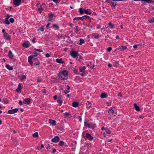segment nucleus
Segmentation results:
<instances>
[{"label": "nucleus", "instance_id": "nucleus-1", "mask_svg": "<svg viewBox=\"0 0 154 154\" xmlns=\"http://www.w3.org/2000/svg\"><path fill=\"white\" fill-rule=\"evenodd\" d=\"M68 72L66 70L60 72L58 74V75L61 79L64 80L67 79Z\"/></svg>", "mask_w": 154, "mask_h": 154}, {"label": "nucleus", "instance_id": "nucleus-2", "mask_svg": "<svg viewBox=\"0 0 154 154\" xmlns=\"http://www.w3.org/2000/svg\"><path fill=\"white\" fill-rule=\"evenodd\" d=\"M108 112L111 115L115 116L116 114L117 111L116 108L114 107H111L108 111Z\"/></svg>", "mask_w": 154, "mask_h": 154}, {"label": "nucleus", "instance_id": "nucleus-3", "mask_svg": "<svg viewBox=\"0 0 154 154\" xmlns=\"http://www.w3.org/2000/svg\"><path fill=\"white\" fill-rule=\"evenodd\" d=\"M70 54L72 57L74 58H78L79 57L80 59H81V56L79 55L78 53L76 51H72V52H71L70 53Z\"/></svg>", "mask_w": 154, "mask_h": 154}, {"label": "nucleus", "instance_id": "nucleus-4", "mask_svg": "<svg viewBox=\"0 0 154 154\" xmlns=\"http://www.w3.org/2000/svg\"><path fill=\"white\" fill-rule=\"evenodd\" d=\"M18 109H19L18 108H15L9 110L8 112L9 114H13L16 112L18 110Z\"/></svg>", "mask_w": 154, "mask_h": 154}, {"label": "nucleus", "instance_id": "nucleus-5", "mask_svg": "<svg viewBox=\"0 0 154 154\" xmlns=\"http://www.w3.org/2000/svg\"><path fill=\"white\" fill-rule=\"evenodd\" d=\"M60 140V138L58 136H55L54 138L51 139V141L54 143H57Z\"/></svg>", "mask_w": 154, "mask_h": 154}, {"label": "nucleus", "instance_id": "nucleus-6", "mask_svg": "<svg viewBox=\"0 0 154 154\" xmlns=\"http://www.w3.org/2000/svg\"><path fill=\"white\" fill-rule=\"evenodd\" d=\"M21 0H13V2L14 5L16 6H18L21 2Z\"/></svg>", "mask_w": 154, "mask_h": 154}, {"label": "nucleus", "instance_id": "nucleus-7", "mask_svg": "<svg viewBox=\"0 0 154 154\" xmlns=\"http://www.w3.org/2000/svg\"><path fill=\"white\" fill-rule=\"evenodd\" d=\"M4 35L5 38L8 40H10L11 39L10 36L7 33H4Z\"/></svg>", "mask_w": 154, "mask_h": 154}, {"label": "nucleus", "instance_id": "nucleus-8", "mask_svg": "<svg viewBox=\"0 0 154 154\" xmlns=\"http://www.w3.org/2000/svg\"><path fill=\"white\" fill-rule=\"evenodd\" d=\"M86 137L90 140H92L93 139V137H92L91 134L88 133H87L86 136Z\"/></svg>", "mask_w": 154, "mask_h": 154}, {"label": "nucleus", "instance_id": "nucleus-9", "mask_svg": "<svg viewBox=\"0 0 154 154\" xmlns=\"http://www.w3.org/2000/svg\"><path fill=\"white\" fill-rule=\"evenodd\" d=\"M33 57V56H30L28 57V61L30 64L31 65H32L33 64V62L32 61V60Z\"/></svg>", "mask_w": 154, "mask_h": 154}, {"label": "nucleus", "instance_id": "nucleus-10", "mask_svg": "<svg viewBox=\"0 0 154 154\" xmlns=\"http://www.w3.org/2000/svg\"><path fill=\"white\" fill-rule=\"evenodd\" d=\"M127 48V47L126 46H119L118 48V49L120 51H123L125 49H126Z\"/></svg>", "mask_w": 154, "mask_h": 154}, {"label": "nucleus", "instance_id": "nucleus-11", "mask_svg": "<svg viewBox=\"0 0 154 154\" xmlns=\"http://www.w3.org/2000/svg\"><path fill=\"white\" fill-rule=\"evenodd\" d=\"M30 99L28 98H26L24 100L23 103L24 104H29L30 103Z\"/></svg>", "mask_w": 154, "mask_h": 154}, {"label": "nucleus", "instance_id": "nucleus-12", "mask_svg": "<svg viewBox=\"0 0 154 154\" xmlns=\"http://www.w3.org/2000/svg\"><path fill=\"white\" fill-rule=\"evenodd\" d=\"M56 61L57 63H64V61L62 58L57 59H56Z\"/></svg>", "mask_w": 154, "mask_h": 154}, {"label": "nucleus", "instance_id": "nucleus-13", "mask_svg": "<svg viewBox=\"0 0 154 154\" xmlns=\"http://www.w3.org/2000/svg\"><path fill=\"white\" fill-rule=\"evenodd\" d=\"M49 123L51 124L53 126L56 125V122L54 120H51V119H49Z\"/></svg>", "mask_w": 154, "mask_h": 154}, {"label": "nucleus", "instance_id": "nucleus-14", "mask_svg": "<svg viewBox=\"0 0 154 154\" xmlns=\"http://www.w3.org/2000/svg\"><path fill=\"white\" fill-rule=\"evenodd\" d=\"M85 69V66H81L79 67V71L80 72L85 73V72L84 71Z\"/></svg>", "mask_w": 154, "mask_h": 154}, {"label": "nucleus", "instance_id": "nucleus-15", "mask_svg": "<svg viewBox=\"0 0 154 154\" xmlns=\"http://www.w3.org/2000/svg\"><path fill=\"white\" fill-rule=\"evenodd\" d=\"M30 45V43L28 42H26L23 43V45L25 48H28Z\"/></svg>", "mask_w": 154, "mask_h": 154}, {"label": "nucleus", "instance_id": "nucleus-16", "mask_svg": "<svg viewBox=\"0 0 154 154\" xmlns=\"http://www.w3.org/2000/svg\"><path fill=\"white\" fill-rule=\"evenodd\" d=\"M134 108L137 111H139L140 110V109L139 107L137 105L136 103H134Z\"/></svg>", "mask_w": 154, "mask_h": 154}, {"label": "nucleus", "instance_id": "nucleus-17", "mask_svg": "<svg viewBox=\"0 0 154 154\" xmlns=\"http://www.w3.org/2000/svg\"><path fill=\"white\" fill-rule=\"evenodd\" d=\"M45 5L42 4L40 6V7L38 9V10L39 11V12L40 14L41 13L42 11L43 10L42 6H43Z\"/></svg>", "mask_w": 154, "mask_h": 154}, {"label": "nucleus", "instance_id": "nucleus-18", "mask_svg": "<svg viewBox=\"0 0 154 154\" xmlns=\"http://www.w3.org/2000/svg\"><path fill=\"white\" fill-rule=\"evenodd\" d=\"M84 19V17H75L74 19V20H82Z\"/></svg>", "mask_w": 154, "mask_h": 154}, {"label": "nucleus", "instance_id": "nucleus-19", "mask_svg": "<svg viewBox=\"0 0 154 154\" xmlns=\"http://www.w3.org/2000/svg\"><path fill=\"white\" fill-rule=\"evenodd\" d=\"M8 17H6L4 21V23L6 24H9L10 23L8 21Z\"/></svg>", "mask_w": 154, "mask_h": 154}, {"label": "nucleus", "instance_id": "nucleus-20", "mask_svg": "<svg viewBox=\"0 0 154 154\" xmlns=\"http://www.w3.org/2000/svg\"><path fill=\"white\" fill-rule=\"evenodd\" d=\"M100 97L101 98H106L107 97V94L105 93H102L100 95Z\"/></svg>", "mask_w": 154, "mask_h": 154}, {"label": "nucleus", "instance_id": "nucleus-21", "mask_svg": "<svg viewBox=\"0 0 154 154\" xmlns=\"http://www.w3.org/2000/svg\"><path fill=\"white\" fill-rule=\"evenodd\" d=\"M8 56L9 58L11 59H12L13 57V54H12V52L11 51H10L9 52Z\"/></svg>", "mask_w": 154, "mask_h": 154}, {"label": "nucleus", "instance_id": "nucleus-22", "mask_svg": "<svg viewBox=\"0 0 154 154\" xmlns=\"http://www.w3.org/2000/svg\"><path fill=\"white\" fill-rule=\"evenodd\" d=\"M85 13L86 14H91V12H90V10L88 9H85Z\"/></svg>", "mask_w": 154, "mask_h": 154}, {"label": "nucleus", "instance_id": "nucleus-23", "mask_svg": "<svg viewBox=\"0 0 154 154\" xmlns=\"http://www.w3.org/2000/svg\"><path fill=\"white\" fill-rule=\"evenodd\" d=\"M92 36L95 38H97L99 37V35L98 34L94 33L92 35Z\"/></svg>", "mask_w": 154, "mask_h": 154}, {"label": "nucleus", "instance_id": "nucleus-24", "mask_svg": "<svg viewBox=\"0 0 154 154\" xmlns=\"http://www.w3.org/2000/svg\"><path fill=\"white\" fill-rule=\"evenodd\" d=\"M92 104L89 101H88L86 103V106L87 108H89L91 106Z\"/></svg>", "mask_w": 154, "mask_h": 154}, {"label": "nucleus", "instance_id": "nucleus-25", "mask_svg": "<svg viewBox=\"0 0 154 154\" xmlns=\"http://www.w3.org/2000/svg\"><path fill=\"white\" fill-rule=\"evenodd\" d=\"M6 67L9 70H12L13 69V68L11 66L8 64H7L6 65Z\"/></svg>", "mask_w": 154, "mask_h": 154}, {"label": "nucleus", "instance_id": "nucleus-26", "mask_svg": "<svg viewBox=\"0 0 154 154\" xmlns=\"http://www.w3.org/2000/svg\"><path fill=\"white\" fill-rule=\"evenodd\" d=\"M64 144H65V143L63 141H60V142H59V145L60 146H65V145Z\"/></svg>", "mask_w": 154, "mask_h": 154}, {"label": "nucleus", "instance_id": "nucleus-27", "mask_svg": "<svg viewBox=\"0 0 154 154\" xmlns=\"http://www.w3.org/2000/svg\"><path fill=\"white\" fill-rule=\"evenodd\" d=\"M78 103L77 102H74L72 103V106L74 107H76L78 106Z\"/></svg>", "mask_w": 154, "mask_h": 154}, {"label": "nucleus", "instance_id": "nucleus-28", "mask_svg": "<svg viewBox=\"0 0 154 154\" xmlns=\"http://www.w3.org/2000/svg\"><path fill=\"white\" fill-rule=\"evenodd\" d=\"M84 124L85 126L88 127L89 128H90L91 127L90 124L87 122H84Z\"/></svg>", "mask_w": 154, "mask_h": 154}, {"label": "nucleus", "instance_id": "nucleus-29", "mask_svg": "<svg viewBox=\"0 0 154 154\" xmlns=\"http://www.w3.org/2000/svg\"><path fill=\"white\" fill-rule=\"evenodd\" d=\"M68 117L69 118L71 117V115L68 112H66L65 113V117Z\"/></svg>", "mask_w": 154, "mask_h": 154}, {"label": "nucleus", "instance_id": "nucleus-30", "mask_svg": "<svg viewBox=\"0 0 154 154\" xmlns=\"http://www.w3.org/2000/svg\"><path fill=\"white\" fill-rule=\"evenodd\" d=\"M53 27L55 30H57L59 29V27L58 26L57 24H54L53 26Z\"/></svg>", "mask_w": 154, "mask_h": 154}, {"label": "nucleus", "instance_id": "nucleus-31", "mask_svg": "<svg viewBox=\"0 0 154 154\" xmlns=\"http://www.w3.org/2000/svg\"><path fill=\"white\" fill-rule=\"evenodd\" d=\"M34 137H38V134L37 132L34 133L32 135Z\"/></svg>", "mask_w": 154, "mask_h": 154}, {"label": "nucleus", "instance_id": "nucleus-32", "mask_svg": "<svg viewBox=\"0 0 154 154\" xmlns=\"http://www.w3.org/2000/svg\"><path fill=\"white\" fill-rule=\"evenodd\" d=\"M85 42V41L84 40L82 39H80L79 40V44L80 45H82V44L84 43Z\"/></svg>", "mask_w": 154, "mask_h": 154}, {"label": "nucleus", "instance_id": "nucleus-33", "mask_svg": "<svg viewBox=\"0 0 154 154\" xmlns=\"http://www.w3.org/2000/svg\"><path fill=\"white\" fill-rule=\"evenodd\" d=\"M111 4H112L111 7L112 8H114L116 5V3L113 2H111Z\"/></svg>", "mask_w": 154, "mask_h": 154}, {"label": "nucleus", "instance_id": "nucleus-34", "mask_svg": "<svg viewBox=\"0 0 154 154\" xmlns=\"http://www.w3.org/2000/svg\"><path fill=\"white\" fill-rule=\"evenodd\" d=\"M148 21L150 23H154V18L153 17L148 20Z\"/></svg>", "mask_w": 154, "mask_h": 154}, {"label": "nucleus", "instance_id": "nucleus-35", "mask_svg": "<svg viewBox=\"0 0 154 154\" xmlns=\"http://www.w3.org/2000/svg\"><path fill=\"white\" fill-rule=\"evenodd\" d=\"M105 131L107 133L111 134V131L107 128H106V129H105Z\"/></svg>", "mask_w": 154, "mask_h": 154}, {"label": "nucleus", "instance_id": "nucleus-36", "mask_svg": "<svg viewBox=\"0 0 154 154\" xmlns=\"http://www.w3.org/2000/svg\"><path fill=\"white\" fill-rule=\"evenodd\" d=\"M142 1H144L148 3H151L152 2V0H141Z\"/></svg>", "mask_w": 154, "mask_h": 154}, {"label": "nucleus", "instance_id": "nucleus-37", "mask_svg": "<svg viewBox=\"0 0 154 154\" xmlns=\"http://www.w3.org/2000/svg\"><path fill=\"white\" fill-rule=\"evenodd\" d=\"M141 45V44H137L136 45H134L133 46V47L134 48L136 49L138 48V47L140 45Z\"/></svg>", "mask_w": 154, "mask_h": 154}, {"label": "nucleus", "instance_id": "nucleus-38", "mask_svg": "<svg viewBox=\"0 0 154 154\" xmlns=\"http://www.w3.org/2000/svg\"><path fill=\"white\" fill-rule=\"evenodd\" d=\"M57 102L60 103V104H62L63 103L62 100L60 99H58V100H57Z\"/></svg>", "mask_w": 154, "mask_h": 154}, {"label": "nucleus", "instance_id": "nucleus-39", "mask_svg": "<svg viewBox=\"0 0 154 154\" xmlns=\"http://www.w3.org/2000/svg\"><path fill=\"white\" fill-rule=\"evenodd\" d=\"M79 11L81 14H82L84 13L82 9V8H79Z\"/></svg>", "mask_w": 154, "mask_h": 154}, {"label": "nucleus", "instance_id": "nucleus-40", "mask_svg": "<svg viewBox=\"0 0 154 154\" xmlns=\"http://www.w3.org/2000/svg\"><path fill=\"white\" fill-rule=\"evenodd\" d=\"M21 88L20 87H18L16 89V91L17 92H19L21 90Z\"/></svg>", "mask_w": 154, "mask_h": 154}, {"label": "nucleus", "instance_id": "nucleus-41", "mask_svg": "<svg viewBox=\"0 0 154 154\" xmlns=\"http://www.w3.org/2000/svg\"><path fill=\"white\" fill-rule=\"evenodd\" d=\"M108 25L110 26V27L111 29H112L113 28V26L111 23H108Z\"/></svg>", "mask_w": 154, "mask_h": 154}, {"label": "nucleus", "instance_id": "nucleus-42", "mask_svg": "<svg viewBox=\"0 0 154 154\" xmlns=\"http://www.w3.org/2000/svg\"><path fill=\"white\" fill-rule=\"evenodd\" d=\"M34 50H35L36 51L39 52H42L43 51V50L41 49H37L36 48H34Z\"/></svg>", "mask_w": 154, "mask_h": 154}, {"label": "nucleus", "instance_id": "nucleus-43", "mask_svg": "<svg viewBox=\"0 0 154 154\" xmlns=\"http://www.w3.org/2000/svg\"><path fill=\"white\" fill-rule=\"evenodd\" d=\"M112 49V48L111 47H109L107 49V51L108 52H110Z\"/></svg>", "mask_w": 154, "mask_h": 154}, {"label": "nucleus", "instance_id": "nucleus-44", "mask_svg": "<svg viewBox=\"0 0 154 154\" xmlns=\"http://www.w3.org/2000/svg\"><path fill=\"white\" fill-rule=\"evenodd\" d=\"M26 78V76L25 75H23L22 78H21L20 79L21 80H23L24 79H25Z\"/></svg>", "mask_w": 154, "mask_h": 154}, {"label": "nucleus", "instance_id": "nucleus-45", "mask_svg": "<svg viewBox=\"0 0 154 154\" xmlns=\"http://www.w3.org/2000/svg\"><path fill=\"white\" fill-rule=\"evenodd\" d=\"M9 21L11 23H13L14 21V20L13 18H11L10 19Z\"/></svg>", "mask_w": 154, "mask_h": 154}, {"label": "nucleus", "instance_id": "nucleus-46", "mask_svg": "<svg viewBox=\"0 0 154 154\" xmlns=\"http://www.w3.org/2000/svg\"><path fill=\"white\" fill-rule=\"evenodd\" d=\"M75 32L76 33H77L79 31V30H78V26H76V28H75Z\"/></svg>", "mask_w": 154, "mask_h": 154}, {"label": "nucleus", "instance_id": "nucleus-47", "mask_svg": "<svg viewBox=\"0 0 154 154\" xmlns=\"http://www.w3.org/2000/svg\"><path fill=\"white\" fill-rule=\"evenodd\" d=\"M37 82H39L42 81V79L41 78H38L37 79Z\"/></svg>", "mask_w": 154, "mask_h": 154}, {"label": "nucleus", "instance_id": "nucleus-48", "mask_svg": "<svg viewBox=\"0 0 154 154\" xmlns=\"http://www.w3.org/2000/svg\"><path fill=\"white\" fill-rule=\"evenodd\" d=\"M53 15L52 14H49V17L50 18H51L53 17Z\"/></svg>", "mask_w": 154, "mask_h": 154}, {"label": "nucleus", "instance_id": "nucleus-49", "mask_svg": "<svg viewBox=\"0 0 154 154\" xmlns=\"http://www.w3.org/2000/svg\"><path fill=\"white\" fill-rule=\"evenodd\" d=\"M34 54H35V55L34 56H33V57H36V56H37L38 54H37V53L36 52H34Z\"/></svg>", "mask_w": 154, "mask_h": 154}, {"label": "nucleus", "instance_id": "nucleus-50", "mask_svg": "<svg viewBox=\"0 0 154 154\" xmlns=\"http://www.w3.org/2000/svg\"><path fill=\"white\" fill-rule=\"evenodd\" d=\"M112 140V139H111V140H109V141H106L105 142V145H106V144L108 143V142H110V141H111Z\"/></svg>", "mask_w": 154, "mask_h": 154}, {"label": "nucleus", "instance_id": "nucleus-51", "mask_svg": "<svg viewBox=\"0 0 154 154\" xmlns=\"http://www.w3.org/2000/svg\"><path fill=\"white\" fill-rule=\"evenodd\" d=\"M19 104L20 105H23L22 102L21 100H19Z\"/></svg>", "mask_w": 154, "mask_h": 154}, {"label": "nucleus", "instance_id": "nucleus-52", "mask_svg": "<svg viewBox=\"0 0 154 154\" xmlns=\"http://www.w3.org/2000/svg\"><path fill=\"white\" fill-rule=\"evenodd\" d=\"M83 17H84V19L85 18L87 19V18H89V16H87V15L84 16H83Z\"/></svg>", "mask_w": 154, "mask_h": 154}, {"label": "nucleus", "instance_id": "nucleus-53", "mask_svg": "<svg viewBox=\"0 0 154 154\" xmlns=\"http://www.w3.org/2000/svg\"><path fill=\"white\" fill-rule=\"evenodd\" d=\"M45 56L46 57H49L50 56V55L49 54L47 53L46 54Z\"/></svg>", "mask_w": 154, "mask_h": 154}, {"label": "nucleus", "instance_id": "nucleus-54", "mask_svg": "<svg viewBox=\"0 0 154 154\" xmlns=\"http://www.w3.org/2000/svg\"><path fill=\"white\" fill-rule=\"evenodd\" d=\"M69 90H66V91H64V93L65 94H66L67 93H69Z\"/></svg>", "mask_w": 154, "mask_h": 154}, {"label": "nucleus", "instance_id": "nucleus-55", "mask_svg": "<svg viewBox=\"0 0 154 154\" xmlns=\"http://www.w3.org/2000/svg\"><path fill=\"white\" fill-rule=\"evenodd\" d=\"M56 151L55 149H54L53 150V151H52V153H55L56 152Z\"/></svg>", "mask_w": 154, "mask_h": 154}, {"label": "nucleus", "instance_id": "nucleus-56", "mask_svg": "<svg viewBox=\"0 0 154 154\" xmlns=\"http://www.w3.org/2000/svg\"><path fill=\"white\" fill-rule=\"evenodd\" d=\"M58 38H61L62 35L60 33H58Z\"/></svg>", "mask_w": 154, "mask_h": 154}, {"label": "nucleus", "instance_id": "nucleus-57", "mask_svg": "<svg viewBox=\"0 0 154 154\" xmlns=\"http://www.w3.org/2000/svg\"><path fill=\"white\" fill-rule=\"evenodd\" d=\"M39 30L42 31H44V28L42 27Z\"/></svg>", "mask_w": 154, "mask_h": 154}, {"label": "nucleus", "instance_id": "nucleus-58", "mask_svg": "<svg viewBox=\"0 0 154 154\" xmlns=\"http://www.w3.org/2000/svg\"><path fill=\"white\" fill-rule=\"evenodd\" d=\"M57 95H55L54 97V100L57 99Z\"/></svg>", "mask_w": 154, "mask_h": 154}, {"label": "nucleus", "instance_id": "nucleus-59", "mask_svg": "<svg viewBox=\"0 0 154 154\" xmlns=\"http://www.w3.org/2000/svg\"><path fill=\"white\" fill-rule=\"evenodd\" d=\"M118 96L120 97H121L122 96V95L121 93L120 92L119 93Z\"/></svg>", "mask_w": 154, "mask_h": 154}, {"label": "nucleus", "instance_id": "nucleus-60", "mask_svg": "<svg viewBox=\"0 0 154 154\" xmlns=\"http://www.w3.org/2000/svg\"><path fill=\"white\" fill-rule=\"evenodd\" d=\"M22 86V84H19L18 85V87L21 88V87Z\"/></svg>", "mask_w": 154, "mask_h": 154}, {"label": "nucleus", "instance_id": "nucleus-61", "mask_svg": "<svg viewBox=\"0 0 154 154\" xmlns=\"http://www.w3.org/2000/svg\"><path fill=\"white\" fill-rule=\"evenodd\" d=\"M95 65H93V66H92L91 67V68L93 69H94V67L95 66Z\"/></svg>", "mask_w": 154, "mask_h": 154}, {"label": "nucleus", "instance_id": "nucleus-62", "mask_svg": "<svg viewBox=\"0 0 154 154\" xmlns=\"http://www.w3.org/2000/svg\"><path fill=\"white\" fill-rule=\"evenodd\" d=\"M106 2L107 3H111V2L109 0H106Z\"/></svg>", "mask_w": 154, "mask_h": 154}, {"label": "nucleus", "instance_id": "nucleus-63", "mask_svg": "<svg viewBox=\"0 0 154 154\" xmlns=\"http://www.w3.org/2000/svg\"><path fill=\"white\" fill-rule=\"evenodd\" d=\"M12 16L11 15H9V14H8L7 15V17H8V19L10 17Z\"/></svg>", "mask_w": 154, "mask_h": 154}, {"label": "nucleus", "instance_id": "nucleus-64", "mask_svg": "<svg viewBox=\"0 0 154 154\" xmlns=\"http://www.w3.org/2000/svg\"><path fill=\"white\" fill-rule=\"evenodd\" d=\"M35 38H34L32 40V42L33 43H35Z\"/></svg>", "mask_w": 154, "mask_h": 154}]
</instances>
